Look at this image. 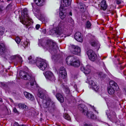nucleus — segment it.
Returning a JSON list of instances; mask_svg holds the SVG:
<instances>
[{"label": "nucleus", "instance_id": "nucleus-28", "mask_svg": "<svg viewBox=\"0 0 126 126\" xmlns=\"http://www.w3.org/2000/svg\"><path fill=\"white\" fill-rule=\"evenodd\" d=\"M55 32L57 34H60L62 32L61 28L60 27H57Z\"/></svg>", "mask_w": 126, "mask_h": 126}, {"label": "nucleus", "instance_id": "nucleus-8", "mask_svg": "<svg viewBox=\"0 0 126 126\" xmlns=\"http://www.w3.org/2000/svg\"><path fill=\"white\" fill-rule=\"evenodd\" d=\"M78 108L79 110L85 115L86 113L88 112V111L86 107L83 104H80L79 105Z\"/></svg>", "mask_w": 126, "mask_h": 126}, {"label": "nucleus", "instance_id": "nucleus-17", "mask_svg": "<svg viewBox=\"0 0 126 126\" xmlns=\"http://www.w3.org/2000/svg\"><path fill=\"white\" fill-rule=\"evenodd\" d=\"M24 94L25 97L27 98L32 100L34 99V97L32 95L26 92H24Z\"/></svg>", "mask_w": 126, "mask_h": 126}, {"label": "nucleus", "instance_id": "nucleus-63", "mask_svg": "<svg viewBox=\"0 0 126 126\" xmlns=\"http://www.w3.org/2000/svg\"><path fill=\"white\" fill-rule=\"evenodd\" d=\"M53 91V92H54V93H55V92H54V91Z\"/></svg>", "mask_w": 126, "mask_h": 126}, {"label": "nucleus", "instance_id": "nucleus-53", "mask_svg": "<svg viewBox=\"0 0 126 126\" xmlns=\"http://www.w3.org/2000/svg\"><path fill=\"white\" fill-rule=\"evenodd\" d=\"M3 10V9L1 8H0V11L2 12Z\"/></svg>", "mask_w": 126, "mask_h": 126}, {"label": "nucleus", "instance_id": "nucleus-61", "mask_svg": "<svg viewBox=\"0 0 126 126\" xmlns=\"http://www.w3.org/2000/svg\"><path fill=\"white\" fill-rule=\"evenodd\" d=\"M53 91V92H54V93H55V92H54V91Z\"/></svg>", "mask_w": 126, "mask_h": 126}, {"label": "nucleus", "instance_id": "nucleus-1", "mask_svg": "<svg viewBox=\"0 0 126 126\" xmlns=\"http://www.w3.org/2000/svg\"><path fill=\"white\" fill-rule=\"evenodd\" d=\"M42 47L45 50H47L51 52L55 51L58 49L57 44L54 41L52 40L48 39L42 45Z\"/></svg>", "mask_w": 126, "mask_h": 126}, {"label": "nucleus", "instance_id": "nucleus-29", "mask_svg": "<svg viewBox=\"0 0 126 126\" xmlns=\"http://www.w3.org/2000/svg\"><path fill=\"white\" fill-rule=\"evenodd\" d=\"M64 118L67 120L70 121L71 118L68 114L65 113L63 115Z\"/></svg>", "mask_w": 126, "mask_h": 126}, {"label": "nucleus", "instance_id": "nucleus-10", "mask_svg": "<svg viewBox=\"0 0 126 126\" xmlns=\"http://www.w3.org/2000/svg\"><path fill=\"white\" fill-rule=\"evenodd\" d=\"M74 38L75 39L78 41L82 42L83 41V38L81 34L79 32L76 33L74 35Z\"/></svg>", "mask_w": 126, "mask_h": 126}, {"label": "nucleus", "instance_id": "nucleus-55", "mask_svg": "<svg viewBox=\"0 0 126 126\" xmlns=\"http://www.w3.org/2000/svg\"><path fill=\"white\" fill-rule=\"evenodd\" d=\"M7 1H11L12 0H7Z\"/></svg>", "mask_w": 126, "mask_h": 126}, {"label": "nucleus", "instance_id": "nucleus-26", "mask_svg": "<svg viewBox=\"0 0 126 126\" xmlns=\"http://www.w3.org/2000/svg\"><path fill=\"white\" fill-rule=\"evenodd\" d=\"M85 115L89 118H91L93 119H94L96 118V117L95 116L94 114L90 113L88 112V111L87 113H86Z\"/></svg>", "mask_w": 126, "mask_h": 126}, {"label": "nucleus", "instance_id": "nucleus-32", "mask_svg": "<svg viewBox=\"0 0 126 126\" xmlns=\"http://www.w3.org/2000/svg\"><path fill=\"white\" fill-rule=\"evenodd\" d=\"M18 106L19 108L22 109L26 108V106L25 105L23 104H19L18 105Z\"/></svg>", "mask_w": 126, "mask_h": 126}, {"label": "nucleus", "instance_id": "nucleus-45", "mask_svg": "<svg viewBox=\"0 0 126 126\" xmlns=\"http://www.w3.org/2000/svg\"><path fill=\"white\" fill-rule=\"evenodd\" d=\"M74 87L76 90H77V86L76 84L74 85Z\"/></svg>", "mask_w": 126, "mask_h": 126}, {"label": "nucleus", "instance_id": "nucleus-34", "mask_svg": "<svg viewBox=\"0 0 126 126\" xmlns=\"http://www.w3.org/2000/svg\"><path fill=\"white\" fill-rule=\"evenodd\" d=\"M92 87L96 91H97L99 88V87L95 84Z\"/></svg>", "mask_w": 126, "mask_h": 126}, {"label": "nucleus", "instance_id": "nucleus-56", "mask_svg": "<svg viewBox=\"0 0 126 126\" xmlns=\"http://www.w3.org/2000/svg\"><path fill=\"white\" fill-rule=\"evenodd\" d=\"M70 19H71V20H72V21H73V20L72 19V18H70Z\"/></svg>", "mask_w": 126, "mask_h": 126}, {"label": "nucleus", "instance_id": "nucleus-44", "mask_svg": "<svg viewBox=\"0 0 126 126\" xmlns=\"http://www.w3.org/2000/svg\"><path fill=\"white\" fill-rule=\"evenodd\" d=\"M14 124L15 125L17 126H18L19 125V124H18V123L17 122H15Z\"/></svg>", "mask_w": 126, "mask_h": 126}, {"label": "nucleus", "instance_id": "nucleus-35", "mask_svg": "<svg viewBox=\"0 0 126 126\" xmlns=\"http://www.w3.org/2000/svg\"><path fill=\"white\" fill-rule=\"evenodd\" d=\"M84 4L82 3H79V7L81 9H84Z\"/></svg>", "mask_w": 126, "mask_h": 126}, {"label": "nucleus", "instance_id": "nucleus-31", "mask_svg": "<svg viewBox=\"0 0 126 126\" xmlns=\"http://www.w3.org/2000/svg\"><path fill=\"white\" fill-rule=\"evenodd\" d=\"M86 27L88 29H89L91 26V24L89 21H88L85 24Z\"/></svg>", "mask_w": 126, "mask_h": 126}, {"label": "nucleus", "instance_id": "nucleus-54", "mask_svg": "<svg viewBox=\"0 0 126 126\" xmlns=\"http://www.w3.org/2000/svg\"><path fill=\"white\" fill-rule=\"evenodd\" d=\"M69 14H70V15H71V16H72V13L71 12H70V13Z\"/></svg>", "mask_w": 126, "mask_h": 126}, {"label": "nucleus", "instance_id": "nucleus-16", "mask_svg": "<svg viewBox=\"0 0 126 126\" xmlns=\"http://www.w3.org/2000/svg\"><path fill=\"white\" fill-rule=\"evenodd\" d=\"M22 78L25 80L31 81L32 79V76L31 74L28 73L23 76Z\"/></svg>", "mask_w": 126, "mask_h": 126}, {"label": "nucleus", "instance_id": "nucleus-48", "mask_svg": "<svg viewBox=\"0 0 126 126\" xmlns=\"http://www.w3.org/2000/svg\"><path fill=\"white\" fill-rule=\"evenodd\" d=\"M112 112L113 114H114L115 116L116 115V113H115V112H114L113 111H112Z\"/></svg>", "mask_w": 126, "mask_h": 126}, {"label": "nucleus", "instance_id": "nucleus-33", "mask_svg": "<svg viewBox=\"0 0 126 126\" xmlns=\"http://www.w3.org/2000/svg\"><path fill=\"white\" fill-rule=\"evenodd\" d=\"M0 85L1 87L4 88H5L7 87V85L4 82H1Z\"/></svg>", "mask_w": 126, "mask_h": 126}, {"label": "nucleus", "instance_id": "nucleus-41", "mask_svg": "<svg viewBox=\"0 0 126 126\" xmlns=\"http://www.w3.org/2000/svg\"><path fill=\"white\" fill-rule=\"evenodd\" d=\"M40 27V25L39 24H37L36 26V28L38 30Z\"/></svg>", "mask_w": 126, "mask_h": 126}, {"label": "nucleus", "instance_id": "nucleus-4", "mask_svg": "<svg viewBox=\"0 0 126 126\" xmlns=\"http://www.w3.org/2000/svg\"><path fill=\"white\" fill-rule=\"evenodd\" d=\"M36 65L40 69L43 71L45 70L47 66L46 63L42 61H37Z\"/></svg>", "mask_w": 126, "mask_h": 126}, {"label": "nucleus", "instance_id": "nucleus-38", "mask_svg": "<svg viewBox=\"0 0 126 126\" xmlns=\"http://www.w3.org/2000/svg\"><path fill=\"white\" fill-rule=\"evenodd\" d=\"M89 83L90 85L92 87L95 84L94 81L92 80H91V81L89 82Z\"/></svg>", "mask_w": 126, "mask_h": 126}, {"label": "nucleus", "instance_id": "nucleus-58", "mask_svg": "<svg viewBox=\"0 0 126 126\" xmlns=\"http://www.w3.org/2000/svg\"><path fill=\"white\" fill-rule=\"evenodd\" d=\"M22 73H24V71H23V72H22Z\"/></svg>", "mask_w": 126, "mask_h": 126}, {"label": "nucleus", "instance_id": "nucleus-3", "mask_svg": "<svg viewBox=\"0 0 126 126\" xmlns=\"http://www.w3.org/2000/svg\"><path fill=\"white\" fill-rule=\"evenodd\" d=\"M87 53L89 59L92 61H94L96 59L97 55L93 50H88L87 51Z\"/></svg>", "mask_w": 126, "mask_h": 126}, {"label": "nucleus", "instance_id": "nucleus-64", "mask_svg": "<svg viewBox=\"0 0 126 126\" xmlns=\"http://www.w3.org/2000/svg\"><path fill=\"white\" fill-rule=\"evenodd\" d=\"M53 91V92H54V93H55V92H54V91Z\"/></svg>", "mask_w": 126, "mask_h": 126}, {"label": "nucleus", "instance_id": "nucleus-24", "mask_svg": "<svg viewBox=\"0 0 126 126\" xmlns=\"http://www.w3.org/2000/svg\"><path fill=\"white\" fill-rule=\"evenodd\" d=\"M109 84L110 86L109 87H111L113 88H116L118 87L117 84L114 81L112 80L110 82Z\"/></svg>", "mask_w": 126, "mask_h": 126}, {"label": "nucleus", "instance_id": "nucleus-25", "mask_svg": "<svg viewBox=\"0 0 126 126\" xmlns=\"http://www.w3.org/2000/svg\"><path fill=\"white\" fill-rule=\"evenodd\" d=\"M38 95L39 97L42 99H44L45 98V95L43 91H40Z\"/></svg>", "mask_w": 126, "mask_h": 126}, {"label": "nucleus", "instance_id": "nucleus-59", "mask_svg": "<svg viewBox=\"0 0 126 126\" xmlns=\"http://www.w3.org/2000/svg\"><path fill=\"white\" fill-rule=\"evenodd\" d=\"M90 126H92V125H90Z\"/></svg>", "mask_w": 126, "mask_h": 126}, {"label": "nucleus", "instance_id": "nucleus-22", "mask_svg": "<svg viewBox=\"0 0 126 126\" xmlns=\"http://www.w3.org/2000/svg\"><path fill=\"white\" fill-rule=\"evenodd\" d=\"M5 50V46L4 44L0 43V54L4 52Z\"/></svg>", "mask_w": 126, "mask_h": 126}, {"label": "nucleus", "instance_id": "nucleus-7", "mask_svg": "<svg viewBox=\"0 0 126 126\" xmlns=\"http://www.w3.org/2000/svg\"><path fill=\"white\" fill-rule=\"evenodd\" d=\"M80 48L78 46H72V52L73 54L78 55L80 52Z\"/></svg>", "mask_w": 126, "mask_h": 126}, {"label": "nucleus", "instance_id": "nucleus-37", "mask_svg": "<svg viewBox=\"0 0 126 126\" xmlns=\"http://www.w3.org/2000/svg\"><path fill=\"white\" fill-rule=\"evenodd\" d=\"M65 91L66 93L67 94H70L71 92L70 89L68 88H66L65 89Z\"/></svg>", "mask_w": 126, "mask_h": 126}, {"label": "nucleus", "instance_id": "nucleus-39", "mask_svg": "<svg viewBox=\"0 0 126 126\" xmlns=\"http://www.w3.org/2000/svg\"><path fill=\"white\" fill-rule=\"evenodd\" d=\"M115 1L117 4H119L121 3V1L120 0H116Z\"/></svg>", "mask_w": 126, "mask_h": 126}, {"label": "nucleus", "instance_id": "nucleus-47", "mask_svg": "<svg viewBox=\"0 0 126 126\" xmlns=\"http://www.w3.org/2000/svg\"><path fill=\"white\" fill-rule=\"evenodd\" d=\"M32 58V57L31 56H30L28 58V59L29 60H30Z\"/></svg>", "mask_w": 126, "mask_h": 126}, {"label": "nucleus", "instance_id": "nucleus-30", "mask_svg": "<svg viewBox=\"0 0 126 126\" xmlns=\"http://www.w3.org/2000/svg\"><path fill=\"white\" fill-rule=\"evenodd\" d=\"M5 29L4 27L0 26V35H3Z\"/></svg>", "mask_w": 126, "mask_h": 126}, {"label": "nucleus", "instance_id": "nucleus-49", "mask_svg": "<svg viewBox=\"0 0 126 126\" xmlns=\"http://www.w3.org/2000/svg\"><path fill=\"white\" fill-rule=\"evenodd\" d=\"M0 102H2V98L0 97Z\"/></svg>", "mask_w": 126, "mask_h": 126}, {"label": "nucleus", "instance_id": "nucleus-50", "mask_svg": "<svg viewBox=\"0 0 126 126\" xmlns=\"http://www.w3.org/2000/svg\"><path fill=\"white\" fill-rule=\"evenodd\" d=\"M124 68V67L121 66L120 67V69H123Z\"/></svg>", "mask_w": 126, "mask_h": 126}, {"label": "nucleus", "instance_id": "nucleus-20", "mask_svg": "<svg viewBox=\"0 0 126 126\" xmlns=\"http://www.w3.org/2000/svg\"><path fill=\"white\" fill-rule=\"evenodd\" d=\"M56 97L58 100L61 102L63 103L64 102V98L61 94L59 93L57 94L56 95Z\"/></svg>", "mask_w": 126, "mask_h": 126}, {"label": "nucleus", "instance_id": "nucleus-18", "mask_svg": "<svg viewBox=\"0 0 126 126\" xmlns=\"http://www.w3.org/2000/svg\"><path fill=\"white\" fill-rule=\"evenodd\" d=\"M36 5L38 6H42L45 3V0H34Z\"/></svg>", "mask_w": 126, "mask_h": 126}, {"label": "nucleus", "instance_id": "nucleus-62", "mask_svg": "<svg viewBox=\"0 0 126 126\" xmlns=\"http://www.w3.org/2000/svg\"><path fill=\"white\" fill-rule=\"evenodd\" d=\"M53 91V92H54V93H55V92H54V91Z\"/></svg>", "mask_w": 126, "mask_h": 126}, {"label": "nucleus", "instance_id": "nucleus-36", "mask_svg": "<svg viewBox=\"0 0 126 126\" xmlns=\"http://www.w3.org/2000/svg\"><path fill=\"white\" fill-rule=\"evenodd\" d=\"M15 41L17 44H19L21 40L19 37H16L15 38Z\"/></svg>", "mask_w": 126, "mask_h": 126}, {"label": "nucleus", "instance_id": "nucleus-12", "mask_svg": "<svg viewBox=\"0 0 126 126\" xmlns=\"http://www.w3.org/2000/svg\"><path fill=\"white\" fill-rule=\"evenodd\" d=\"M71 0H61L62 5L60 6H62L63 8L68 7L71 4Z\"/></svg>", "mask_w": 126, "mask_h": 126}, {"label": "nucleus", "instance_id": "nucleus-14", "mask_svg": "<svg viewBox=\"0 0 126 126\" xmlns=\"http://www.w3.org/2000/svg\"><path fill=\"white\" fill-rule=\"evenodd\" d=\"M13 57L16 58V60L14 62V64L15 65H16L18 63L20 64H22L23 60L21 57L19 56L15 55Z\"/></svg>", "mask_w": 126, "mask_h": 126}, {"label": "nucleus", "instance_id": "nucleus-9", "mask_svg": "<svg viewBox=\"0 0 126 126\" xmlns=\"http://www.w3.org/2000/svg\"><path fill=\"white\" fill-rule=\"evenodd\" d=\"M60 73L62 78L63 79H66L67 76L66 71L63 67H61L60 68Z\"/></svg>", "mask_w": 126, "mask_h": 126}, {"label": "nucleus", "instance_id": "nucleus-27", "mask_svg": "<svg viewBox=\"0 0 126 126\" xmlns=\"http://www.w3.org/2000/svg\"><path fill=\"white\" fill-rule=\"evenodd\" d=\"M81 69H83V71L85 74H88L90 72V70L87 67L84 68L82 67Z\"/></svg>", "mask_w": 126, "mask_h": 126}, {"label": "nucleus", "instance_id": "nucleus-23", "mask_svg": "<svg viewBox=\"0 0 126 126\" xmlns=\"http://www.w3.org/2000/svg\"><path fill=\"white\" fill-rule=\"evenodd\" d=\"M116 88H113L111 87H109L108 88V92L109 94L110 95L113 94L115 92V89Z\"/></svg>", "mask_w": 126, "mask_h": 126}, {"label": "nucleus", "instance_id": "nucleus-5", "mask_svg": "<svg viewBox=\"0 0 126 126\" xmlns=\"http://www.w3.org/2000/svg\"><path fill=\"white\" fill-rule=\"evenodd\" d=\"M45 76L46 78L52 82H55L56 79L55 77L52 72L48 71L45 73Z\"/></svg>", "mask_w": 126, "mask_h": 126}, {"label": "nucleus", "instance_id": "nucleus-40", "mask_svg": "<svg viewBox=\"0 0 126 126\" xmlns=\"http://www.w3.org/2000/svg\"><path fill=\"white\" fill-rule=\"evenodd\" d=\"M14 112L16 113H18V112L16 108H14L13 109Z\"/></svg>", "mask_w": 126, "mask_h": 126}, {"label": "nucleus", "instance_id": "nucleus-11", "mask_svg": "<svg viewBox=\"0 0 126 126\" xmlns=\"http://www.w3.org/2000/svg\"><path fill=\"white\" fill-rule=\"evenodd\" d=\"M75 60V57L71 56H69L66 59V63L68 65H71L73 62Z\"/></svg>", "mask_w": 126, "mask_h": 126}, {"label": "nucleus", "instance_id": "nucleus-42", "mask_svg": "<svg viewBox=\"0 0 126 126\" xmlns=\"http://www.w3.org/2000/svg\"><path fill=\"white\" fill-rule=\"evenodd\" d=\"M82 18L83 21L85 20L86 19V17L85 16H82Z\"/></svg>", "mask_w": 126, "mask_h": 126}, {"label": "nucleus", "instance_id": "nucleus-2", "mask_svg": "<svg viewBox=\"0 0 126 126\" xmlns=\"http://www.w3.org/2000/svg\"><path fill=\"white\" fill-rule=\"evenodd\" d=\"M20 21L24 25H25L27 28L32 23L31 19L29 17L27 9H24L22 13V15L20 18Z\"/></svg>", "mask_w": 126, "mask_h": 126}, {"label": "nucleus", "instance_id": "nucleus-6", "mask_svg": "<svg viewBox=\"0 0 126 126\" xmlns=\"http://www.w3.org/2000/svg\"><path fill=\"white\" fill-rule=\"evenodd\" d=\"M44 102L43 104V107L45 108H47L50 107V104L51 106L53 107L55 106V104L52 102L50 100H44L43 101Z\"/></svg>", "mask_w": 126, "mask_h": 126}, {"label": "nucleus", "instance_id": "nucleus-52", "mask_svg": "<svg viewBox=\"0 0 126 126\" xmlns=\"http://www.w3.org/2000/svg\"><path fill=\"white\" fill-rule=\"evenodd\" d=\"M102 73L101 72H100L99 73V74L100 75H102Z\"/></svg>", "mask_w": 126, "mask_h": 126}, {"label": "nucleus", "instance_id": "nucleus-43", "mask_svg": "<svg viewBox=\"0 0 126 126\" xmlns=\"http://www.w3.org/2000/svg\"><path fill=\"white\" fill-rule=\"evenodd\" d=\"M29 83L31 86H33L34 84V83L33 82L31 81Z\"/></svg>", "mask_w": 126, "mask_h": 126}, {"label": "nucleus", "instance_id": "nucleus-51", "mask_svg": "<svg viewBox=\"0 0 126 126\" xmlns=\"http://www.w3.org/2000/svg\"><path fill=\"white\" fill-rule=\"evenodd\" d=\"M25 126L24 125H19L18 126Z\"/></svg>", "mask_w": 126, "mask_h": 126}, {"label": "nucleus", "instance_id": "nucleus-46", "mask_svg": "<svg viewBox=\"0 0 126 126\" xmlns=\"http://www.w3.org/2000/svg\"><path fill=\"white\" fill-rule=\"evenodd\" d=\"M43 32H44V33H45L46 32V30L45 29H44L42 31Z\"/></svg>", "mask_w": 126, "mask_h": 126}, {"label": "nucleus", "instance_id": "nucleus-15", "mask_svg": "<svg viewBox=\"0 0 126 126\" xmlns=\"http://www.w3.org/2000/svg\"><path fill=\"white\" fill-rule=\"evenodd\" d=\"M63 7L60 6V12H59V15L60 17L62 19H63L65 18L66 16L67 15V13L65 12L63 13Z\"/></svg>", "mask_w": 126, "mask_h": 126}, {"label": "nucleus", "instance_id": "nucleus-19", "mask_svg": "<svg viewBox=\"0 0 126 126\" xmlns=\"http://www.w3.org/2000/svg\"><path fill=\"white\" fill-rule=\"evenodd\" d=\"M91 45L93 47L98 48L99 47V44L98 42L95 40H92L90 42Z\"/></svg>", "mask_w": 126, "mask_h": 126}, {"label": "nucleus", "instance_id": "nucleus-13", "mask_svg": "<svg viewBox=\"0 0 126 126\" xmlns=\"http://www.w3.org/2000/svg\"><path fill=\"white\" fill-rule=\"evenodd\" d=\"M101 9L104 11L106 10L108 7V5L105 0H102L100 4Z\"/></svg>", "mask_w": 126, "mask_h": 126}, {"label": "nucleus", "instance_id": "nucleus-57", "mask_svg": "<svg viewBox=\"0 0 126 126\" xmlns=\"http://www.w3.org/2000/svg\"><path fill=\"white\" fill-rule=\"evenodd\" d=\"M24 43H25L24 44H25V43H27V42H24Z\"/></svg>", "mask_w": 126, "mask_h": 126}, {"label": "nucleus", "instance_id": "nucleus-60", "mask_svg": "<svg viewBox=\"0 0 126 126\" xmlns=\"http://www.w3.org/2000/svg\"><path fill=\"white\" fill-rule=\"evenodd\" d=\"M65 80H66L65 82H66V79H65Z\"/></svg>", "mask_w": 126, "mask_h": 126}, {"label": "nucleus", "instance_id": "nucleus-21", "mask_svg": "<svg viewBox=\"0 0 126 126\" xmlns=\"http://www.w3.org/2000/svg\"><path fill=\"white\" fill-rule=\"evenodd\" d=\"M80 65V63L79 60H75L71 64V66H74L75 67H78Z\"/></svg>", "mask_w": 126, "mask_h": 126}]
</instances>
